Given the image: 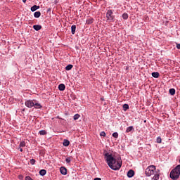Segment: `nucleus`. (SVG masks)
<instances>
[{"label":"nucleus","instance_id":"f257e3e1","mask_svg":"<svg viewBox=\"0 0 180 180\" xmlns=\"http://www.w3.org/2000/svg\"><path fill=\"white\" fill-rule=\"evenodd\" d=\"M104 157L106 158L108 167L113 171H119L122 168V159L120 158L116 159L109 153H105Z\"/></svg>","mask_w":180,"mask_h":180},{"label":"nucleus","instance_id":"f03ea898","mask_svg":"<svg viewBox=\"0 0 180 180\" xmlns=\"http://www.w3.org/2000/svg\"><path fill=\"white\" fill-rule=\"evenodd\" d=\"M171 179L177 180L180 176V165H178L173 169L169 174Z\"/></svg>","mask_w":180,"mask_h":180},{"label":"nucleus","instance_id":"7ed1b4c3","mask_svg":"<svg viewBox=\"0 0 180 180\" xmlns=\"http://www.w3.org/2000/svg\"><path fill=\"white\" fill-rule=\"evenodd\" d=\"M145 174L146 176H151L152 175L157 174L155 166L154 165L148 166L145 170Z\"/></svg>","mask_w":180,"mask_h":180},{"label":"nucleus","instance_id":"20e7f679","mask_svg":"<svg viewBox=\"0 0 180 180\" xmlns=\"http://www.w3.org/2000/svg\"><path fill=\"white\" fill-rule=\"evenodd\" d=\"M107 20L112 22L113 19H115V16L113 15V11L112 10H108L106 13Z\"/></svg>","mask_w":180,"mask_h":180},{"label":"nucleus","instance_id":"39448f33","mask_svg":"<svg viewBox=\"0 0 180 180\" xmlns=\"http://www.w3.org/2000/svg\"><path fill=\"white\" fill-rule=\"evenodd\" d=\"M34 100H28L25 101V105L27 108H33L34 106Z\"/></svg>","mask_w":180,"mask_h":180},{"label":"nucleus","instance_id":"423d86ee","mask_svg":"<svg viewBox=\"0 0 180 180\" xmlns=\"http://www.w3.org/2000/svg\"><path fill=\"white\" fill-rule=\"evenodd\" d=\"M60 172L62 174V175H67V168L61 167L60 168Z\"/></svg>","mask_w":180,"mask_h":180},{"label":"nucleus","instance_id":"0eeeda50","mask_svg":"<svg viewBox=\"0 0 180 180\" xmlns=\"http://www.w3.org/2000/svg\"><path fill=\"white\" fill-rule=\"evenodd\" d=\"M127 176L128 178H133V176H134V171L133 169H130L127 172Z\"/></svg>","mask_w":180,"mask_h":180},{"label":"nucleus","instance_id":"6e6552de","mask_svg":"<svg viewBox=\"0 0 180 180\" xmlns=\"http://www.w3.org/2000/svg\"><path fill=\"white\" fill-rule=\"evenodd\" d=\"M34 109H41V104L35 101L34 103Z\"/></svg>","mask_w":180,"mask_h":180},{"label":"nucleus","instance_id":"1a4fd4ad","mask_svg":"<svg viewBox=\"0 0 180 180\" xmlns=\"http://www.w3.org/2000/svg\"><path fill=\"white\" fill-rule=\"evenodd\" d=\"M37 9H40V6L34 5L31 7V11L32 12H36Z\"/></svg>","mask_w":180,"mask_h":180},{"label":"nucleus","instance_id":"9d476101","mask_svg":"<svg viewBox=\"0 0 180 180\" xmlns=\"http://www.w3.org/2000/svg\"><path fill=\"white\" fill-rule=\"evenodd\" d=\"M33 29L34 30H36L37 32H39V30H41V25H33Z\"/></svg>","mask_w":180,"mask_h":180},{"label":"nucleus","instance_id":"9b49d317","mask_svg":"<svg viewBox=\"0 0 180 180\" xmlns=\"http://www.w3.org/2000/svg\"><path fill=\"white\" fill-rule=\"evenodd\" d=\"M154 176L152 178L151 180H158L160 179V174H158V172H156V173H155V174H153Z\"/></svg>","mask_w":180,"mask_h":180},{"label":"nucleus","instance_id":"f8f14e48","mask_svg":"<svg viewBox=\"0 0 180 180\" xmlns=\"http://www.w3.org/2000/svg\"><path fill=\"white\" fill-rule=\"evenodd\" d=\"M75 30H77V25H73L71 27V33L72 34H75Z\"/></svg>","mask_w":180,"mask_h":180},{"label":"nucleus","instance_id":"ddd939ff","mask_svg":"<svg viewBox=\"0 0 180 180\" xmlns=\"http://www.w3.org/2000/svg\"><path fill=\"white\" fill-rule=\"evenodd\" d=\"M58 89H59V91H65V84H59Z\"/></svg>","mask_w":180,"mask_h":180},{"label":"nucleus","instance_id":"4468645a","mask_svg":"<svg viewBox=\"0 0 180 180\" xmlns=\"http://www.w3.org/2000/svg\"><path fill=\"white\" fill-rule=\"evenodd\" d=\"M86 23L87 25H92V23H94V18H88V19L86 20Z\"/></svg>","mask_w":180,"mask_h":180},{"label":"nucleus","instance_id":"2eb2a0df","mask_svg":"<svg viewBox=\"0 0 180 180\" xmlns=\"http://www.w3.org/2000/svg\"><path fill=\"white\" fill-rule=\"evenodd\" d=\"M152 77H153V78H158L160 77V73L158 72H152Z\"/></svg>","mask_w":180,"mask_h":180},{"label":"nucleus","instance_id":"dca6fc26","mask_svg":"<svg viewBox=\"0 0 180 180\" xmlns=\"http://www.w3.org/2000/svg\"><path fill=\"white\" fill-rule=\"evenodd\" d=\"M63 146L64 147H68L70 146V141H68V139H64Z\"/></svg>","mask_w":180,"mask_h":180},{"label":"nucleus","instance_id":"f3484780","mask_svg":"<svg viewBox=\"0 0 180 180\" xmlns=\"http://www.w3.org/2000/svg\"><path fill=\"white\" fill-rule=\"evenodd\" d=\"M46 174H47V171H46V169H41L39 171V175H41V176H44Z\"/></svg>","mask_w":180,"mask_h":180},{"label":"nucleus","instance_id":"a211bd4d","mask_svg":"<svg viewBox=\"0 0 180 180\" xmlns=\"http://www.w3.org/2000/svg\"><path fill=\"white\" fill-rule=\"evenodd\" d=\"M132 130H134L133 126L128 127L126 129V133H130Z\"/></svg>","mask_w":180,"mask_h":180},{"label":"nucleus","instance_id":"6ab92c4d","mask_svg":"<svg viewBox=\"0 0 180 180\" xmlns=\"http://www.w3.org/2000/svg\"><path fill=\"white\" fill-rule=\"evenodd\" d=\"M41 13H40V11H36L34 13V18H39V16H41Z\"/></svg>","mask_w":180,"mask_h":180},{"label":"nucleus","instance_id":"aec40b11","mask_svg":"<svg viewBox=\"0 0 180 180\" xmlns=\"http://www.w3.org/2000/svg\"><path fill=\"white\" fill-rule=\"evenodd\" d=\"M72 65H68L65 67L66 71H70V70H72Z\"/></svg>","mask_w":180,"mask_h":180},{"label":"nucleus","instance_id":"412c9836","mask_svg":"<svg viewBox=\"0 0 180 180\" xmlns=\"http://www.w3.org/2000/svg\"><path fill=\"white\" fill-rule=\"evenodd\" d=\"M122 18L124 19V20L129 19V14L124 13V14H122Z\"/></svg>","mask_w":180,"mask_h":180},{"label":"nucleus","instance_id":"4be33fe9","mask_svg":"<svg viewBox=\"0 0 180 180\" xmlns=\"http://www.w3.org/2000/svg\"><path fill=\"white\" fill-rule=\"evenodd\" d=\"M170 95H175V89H170L169 90Z\"/></svg>","mask_w":180,"mask_h":180},{"label":"nucleus","instance_id":"5701e85b","mask_svg":"<svg viewBox=\"0 0 180 180\" xmlns=\"http://www.w3.org/2000/svg\"><path fill=\"white\" fill-rule=\"evenodd\" d=\"M39 134L41 136H45V134H47V132L46 131V130H41L39 131Z\"/></svg>","mask_w":180,"mask_h":180},{"label":"nucleus","instance_id":"b1692460","mask_svg":"<svg viewBox=\"0 0 180 180\" xmlns=\"http://www.w3.org/2000/svg\"><path fill=\"white\" fill-rule=\"evenodd\" d=\"M79 117H80L79 114H76L74 115L73 119H74V120H78V119H79Z\"/></svg>","mask_w":180,"mask_h":180},{"label":"nucleus","instance_id":"393cba45","mask_svg":"<svg viewBox=\"0 0 180 180\" xmlns=\"http://www.w3.org/2000/svg\"><path fill=\"white\" fill-rule=\"evenodd\" d=\"M26 146V143L25 141H21L20 143L19 147H25Z\"/></svg>","mask_w":180,"mask_h":180},{"label":"nucleus","instance_id":"a878e982","mask_svg":"<svg viewBox=\"0 0 180 180\" xmlns=\"http://www.w3.org/2000/svg\"><path fill=\"white\" fill-rule=\"evenodd\" d=\"M112 137H114L115 139H117V137H119V134L117 132H114L112 134Z\"/></svg>","mask_w":180,"mask_h":180},{"label":"nucleus","instance_id":"bb28decb","mask_svg":"<svg viewBox=\"0 0 180 180\" xmlns=\"http://www.w3.org/2000/svg\"><path fill=\"white\" fill-rule=\"evenodd\" d=\"M123 108H124V110H127V109H129V104H124Z\"/></svg>","mask_w":180,"mask_h":180},{"label":"nucleus","instance_id":"cd10ccee","mask_svg":"<svg viewBox=\"0 0 180 180\" xmlns=\"http://www.w3.org/2000/svg\"><path fill=\"white\" fill-rule=\"evenodd\" d=\"M30 164H31V165H34V164H36V160L31 159L30 160Z\"/></svg>","mask_w":180,"mask_h":180},{"label":"nucleus","instance_id":"c85d7f7f","mask_svg":"<svg viewBox=\"0 0 180 180\" xmlns=\"http://www.w3.org/2000/svg\"><path fill=\"white\" fill-rule=\"evenodd\" d=\"M65 161L67 162V164H70V162H71V158L68 157L65 159Z\"/></svg>","mask_w":180,"mask_h":180},{"label":"nucleus","instance_id":"c756f323","mask_svg":"<svg viewBox=\"0 0 180 180\" xmlns=\"http://www.w3.org/2000/svg\"><path fill=\"white\" fill-rule=\"evenodd\" d=\"M100 136L103 137H106V133H105V131H101Z\"/></svg>","mask_w":180,"mask_h":180},{"label":"nucleus","instance_id":"7c9ffc66","mask_svg":"<svg viewBox=\"0 0 180 180\" xmlns=\"http://www.w3.org/2000/svg\"><path fill=\"white\" fill-rule=\"evenodd\" d=\"M157 143H161V141H162V140L161 139V137L158 136L156 139Z\"/></svg>","mask_w":180,"mask_h":180},{"label":"nucleus","instance_id":"2f4dec72","mask_svg":"<svg viewBox=\"0 0 180 180\" xmlns=\"http://www.w3.org/2000/svg\"><path fill=\"white\" fill-rule=\"evenodd\" d=\"M176 48L178 49V50H180V44H176Z\"/></svg>","mask_w":180,"mask_h":180},{"label":"nucleus","instance_id":"473e14b6","mask_svg":"<svg viewBox=\"0 0 180 180\" xmlns=\"http://www.w3.org/2000/svg\"><path fill=\"white\" fill-rule=\"evenodd\" d=\"M94 180H102L101 178H98V177H96V178H95Z\"/></svg>","mask_w":180,"mask_h":180},{"label":"nucleus","instance_id":"72a5a7b5","mask_svg":"<svg viewBox=\"0 0 180 180\" xmlns=\"http://www.w3.org/2000/svg\"><path fill=\"white\" fill-rule=\"evenodd\" d=\"M47 12H51V8H48Z\"/></svg>","mask_w":180,"mask_h":180},{"label":"nucleus","instance_id":"f704fd0d","mask_svg":"<svg viewBox=\"0 0 180 180\" xmlns=\"http://www.w3.org/2000/svg\"><path fill=\"white\" fill-rule=\"evenodd\" d=\"M20 151L21 153H23V149H22V148H20Z\"/></svg>","mask_w":180,"mask_h":180},{"label":"nucleus","instance_id":"c9c22d12","mask_svg":"<svg viewBox=\"0 0 180 180\" xmlns=\"http://www.w3.org/2000/svg\"><path fill=\"white\" fill-rule=\"evenodd\" d=\"M26 1H27V0H22V2H23L24 4H26Z\"/></svg>","mask_w":180,"mask_h":180}]
</instances>
